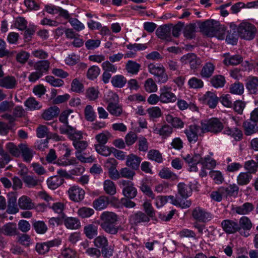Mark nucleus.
I'll use <instances>...</instances> for the list:
<instances>
[{"label": "nucleus", "mask_w": 258, "mask_h": 258, "mask_svg": "<svg viewBox=\"0 0 258 258\" xmlns=\"http://www.w3.org/2000/svg\"><path fill=\"white\" fill-rule=\"evenodd\" d=\"M194 155L188 154L185 156L182 155V157L189 167V171L197 172L198 170L197 165L201 163L203 153V148L200 144H198L197 147L194 150Z\"/></svg>", "instance_id": "obj_1"}, {"label": "nucleus", "mask_w": 258, "mask_h": 258, "mask_svg": "<svg viewBox=\"0 0 258 258\" xmlns=\"http://www.w3.org/2000/svg\"><path fill=\"white\" fill-rule=\"evenodd\" d=\"M236 28L238 36L241 39L246 40H252L257 32L256 27L253 24L246 21L242 22Z\"/></svg>", "instance_id": "obj_2"}, {"label": "nucleus", "mask_w": 258, "mask_h": 258, "mask_svg": "<svg viewBox=\"0 0 258 258\" xmlns=\"http://www.w3.org/2000/svg\"><path fill=\"white\" fill-rule=\"evenodd\" d=\"M202 133L210 132L214 134L220 133L224 129L223 123L217 118H212L202 121Z\"/></svg>", "instance_id": "obj_3"}, {"label": "nucleus", "mask_w": 258, "mask_h": 258, "mask_svg": "<svg viewBox=\"0 0 258 258\" xmlns=\"http://www.w3.org/2000/svg\"><path fill=\"white\" fill-rule=\"evenodd\" d=\"M148 69L149 72L157 78L159 83H165L168 81V75L162 64L150 63L148 66Z\"/></svg>", "instance_id": "obj_4"}, {"label": "nucleus", "mask_w": 258, "mask_h": 258, "mask_svg": "<svg viewBox=\"0 0 258 258\" xmlns=\"http://www.w3.org/2000/svg\"><path fill=\"white\" fill-rule=\"evenodd\" d=\"M187 141L190 143H195L198 140L199 136H203L204 133H202V125L194 124L189 125L184 130Z\"/></svg>", "instance_id": "obj_5"}, {"label": "nucleus", "mask_w": 258, "mask_h": 258, "mask_svg": "<svg viewBox=\"0 0 258 258\" xmlns=\"http://www.w3.org/2000/svg\"><path fill=\"white\" fill-rule=\"evenodd\" d=\"M220 23L213 20H207L200 26L201 31L206 35L213 37L214 32L219 27Z\"/></svg>", "instance_id": "obj_6"}, {"label": "nucleus", "mask_w": 258, "mask_h": 258, "mask_svg": "<svg viewBox=\"0 0 258 258\" xmlns=\"http://www.w3.org/2000/svg\"><path fill=\"white\" fill-rule=\"evenodd\" d=\"M120 185L123 186L122 194L127 199H134L137 195V189L134 184L131 181L121 180L119 181Z\"/></svg>", "instance_id": "obj_7"}, {"label": "nucleus", "mask_w": 258, "mask_h": 258, "mask_svg": "<svg viewBox=\"0 0 258 258\" xmlns=\"http://www.w3.org/2000/svg\"><path fill=\"white\" fill-rule=\"evenodd\" d=\"M192 216L197 221L203 223L210 221L212 218L210 213L207 212L200 207H197L193 210Z\"/></svg>", "instance_id": "obj_8"}, {"label": "nucleus", "mask_w": 258, "mask_h": 258, "mask_svg": "<svg viewBox=\"0 0 258 258\" xmlns=\"http://www.w3.org/2000/svg\"><path fill=\"white\" fill-rule=\"evenodd\" d=\"M180 60L183 63H189L190 69L192 70L197 69L202 63L201 59L193 53H189L184 55L181 57Z\"/></svg>", "instance_id": "obj_9"}, {"label": "nucleus", "mask_w": 258, "mask_h": 258, "mask_svg": "<svg viewBox=\"0 0 258 258\" xmlns=\"http://www.w3.org/2000/svg\"><path fill=\"white\" fill-rule=\"evenodd\" d=\"M171 27L167 25H163L159 26L156 31V34L157 37L166 42L172 41V37L171 34Z\"/></svg>", "instance_id": "obj_10"}, {"label": "nucleus", "mask_w": 258, "mask_h": 258, "mask_svg": "<svg viewBox=\"0 0 258 258\" xmlns=\"http://www.w3.org/2000/svg\"><path fill=\"white\" fill-rule=\"evenodd\" d=\"M70 200L75 202H79L84 198L85 191L78 186L71 187L68 191Z\"/></svg>", "instance_id": "obj_11"}, {"label": "nucleus", "mask_w": 258, "mask_h": 258, "mask_svg": "<svg viewBox=\"0 0 258 258\" xmlns=\"http://www.w3.org/2000/svg\"><path fill=\"white\" fill-rule=\"evenodd\" d=\"M150 220L149 216L142 212L139 211L130 216L129 221L133 225H138L140 224L147 223Z\"/></svg>", "instance_id": "obj_12"}, {"label": "nucleus", "mask_w": 258, "mask_h": 258, "mask_svg": "<svg viewBox=\"0 0 258 258\" xmlns=\"http://www.w3.org/2000/svg\"><path fill=\"white\" fill-rule=\"evenodd\" d=\"M177 100L176 95L171 91V88L164 86L161 89L160 101L164 103L174 102Z\"/></svg>", "instance_id": "obj_13"}, {"label": "nucleus", "mask_w": 258, "mask_h": 258, "mask_svg": "<svg viewBox=\"0 0 258 258\" xmlns=\"http://www.w3.org/2000/svg\"><path fill=\"white\" fill-rule=\"evenodd\" d=\"M223 230L227 234H233L240 231L237 222L231 220H224L221 224Z\"/></svg>", "instance_id": "obj_14"}, {"label": "nucleus", "mask_w": 258, "mask_h": 258, "mask_svg": "<svg viewBox=\"0 0 258 258\" xmlns=\"http://www.w3.org/2000/svg\"><path fill=\"white\" fill-rule=\"evenodd\" d=\"M59 244L60 241L55 239L45 242L38 243L35 248L39 254H43L48 252L50 247L58 245Z\"/></svg>", "instance_id": "obj_15"}, {"label": "nucleus", "mask_w": 258, "mask_h": 258, "mask_svg": "<svg viewBox=\"0 0 258 258\" xmlns=\"http://www.w3.org/2000/svg\"><path fill=\"white\" fill-rule=\"evenodd\" d=\"M173 132L172 127L167 124H165L160 127L154 128V133L160 135L162 139H164L170 137Z\"/></svg>", "instance_id": "obj_16"}, {"label": "nucleus", "mask_w": 258, "mask_h": 258, "mask_svg": "<svg viewBox=\"0 0 258 258\" xmlns=\"http://www.w3.org/2000/svg\"><path fill=\"white\" fill-rule=\"evenodd\" d=\"M100 224L116 223L118 220L117 215L112 212L105 211L100 216Z\"/></svg>", "instance_id": "obj_17"}, {"label": "nucleus", "mask_w": 258, "mask_h": 258, "mask_svg": "<svg viewBox=\"0 0 258 258\" xmlns=\"http://www.w3.org/2000/svg\"><path fill=\"white\" fill-rule=\"evenodd\" d=\"M236 25L233 23H230V29L227 31L226 41L229 44L235 45L238 40V35L235 31Z\"/></svg>", "instance_id": "obj_18"}, {"label": "nucleus", "mask_w": 258, "mask_h": 258, "mask_svg": "<svg viewBox=\"0 0 258 258\" xmlns=\"http://www.w3.org/2000/svg\"><path fill=\"white\" fill-rule=\"evenodd\" d=\"M17 84L16 78L13 76H6L0 79V86L8 89L15 88Z\"/></svg>", "instance_id": "obj_19"}, {"label": "nucleus", "mask_w": 258, "mask_h": 258, "mask_svg": "<svg viewBox=\"0 0 258 258\" xmlns=\"http://www.w3.org/2000/svg\"><path fill=\"white\" fill-rule=\"evenodd\" d=\"M178 194L181 199L187 200L192 193V189L190 185H186L184 183L180 182L178 185Z\"/></svg>", "instance_id": "obj_20"}, {"label": "nucleus", "mask_w": 258, "mask_h": 258, "mask_svg": "<svg viewBox=\"0 0 258 258\" xmlns=\"http://www.w3.org/2000/svg\"><path fill=\"white\" fill-rule=\"evenodd\" d=\"M167 202L170 201L172 204L182 208H189L191 204V201L189 200H184L180 198H175L173 196H167Z\"/></svg>", "instance_id": "obj_21"}, {"label": "nucleus", "mask_w": 258, "mask_h": 258, "mask_svg": "<svg viewBox=\"0 0 258 258\" xmlns=\"http://www.w3.org/2000/svg\"><path fill=\"white\" fill-rule=\"evenodd\" d=\"M19 148L24 161L30 162L33 157L34 153L33 150L29 148L28 145L23 144L19 145Z\"/></svg>", "instance_id": "obj_22"}, {"label": "nucleus", "mask_w": 258, "mask_h": 258, "mask_svg": "<svg viewBox=\"0 0 258 258\" xmlns=\"http://www.w3.org/2000/svg\"><path fill=\"white\" fill-rule=\"evenodd\" d=\"M254 206L252 204L246 202L241 206H236L233 208V211L239 215H247L252 211Z\"/></svg>", "instance_id": "obj_23"}, {"label": "nucleus", "mask_w": 258, "mask_h": 258, "mask_svg": "<svg viewBox=\"0 0 258 258\" xmlns=\"http://www.w3.org/2000/svg\"><path fill=\"white\" fill-rule=\"evenodd\" d=\"M2 232L7 236H14L18 234L17 225L15 223L10 222L5 224L2 228Z\"/></svg>", "instance_id": "obj_24"}, {"label": "nucleus", "mask_w": 258, "mask_h": 258, "mask_svg": "<svg viewBox=\"0 0 258 258\" xmlns=\"http://www.w3.org/2000/svg\"><path fill=\"white\" fill-rule=\"evenodd\" d=\"M204 102L211 108H215L218 101L216 95L211 92H207L203 96Z\"/></svg>", "instance_id": "obj_25"}, {"label": "nucleus", "mask_w": 258, "mask_h": 258, "mask_svg": "<svg viewBox=\"0 0 258 258\" xmlns=\"http://www.w3.org/2000/svg\"><path fill=\"white\" fill-rule=\"evenodd\" d=\"M165 119L168 123L171 124L172 128H182L184 127V122L179 117L168 114L166 116Z\"/></svg>", "instance_id": "obj_26"}, {"label": "nucleus", "mask_w": 258, "mask_h": 258, "mask_svg": "<svg viewBox=\"0 0 258 258\" xmlns=\"http://www.w3.org/2000/svg\"><path fill=\"white\" fill-rule=\"evenodd\" d=\"M108 204V198L105 196H100L93 201V207L96 210H102L106 208Z\"/></svg>", "instance_id": "obj_27"}, {"label": "nucleus", "mask_w": 258, "mask_h": 258, "mask_svg": "<svg viewBox=\"0 0 258 258\" xmlns=\"http://www.w3.org/2000/svg\"><path fill=\"white\" fill-rule=\"evenodd\" d=\"M59 109L56 106L49 107L44 110L42 114V118L46 120H49L56 117L59 113Z\"/></svg>", "instance_id": "obj_28"}, {"label": "nucleus", "mask_w": 258, "mask_h": 258, "mask_svg": "<svg viewBox=\"0 0 258 258\" xmlns=\"http://www.w3.org/2000/svg\"><path fill=\"white\" fill-rule=\"evenodd\" d=\"M141 66L134 60H130L127 61L125 66V70L127 73L131 75H137L139 72Z\"/></svg>", "instance_id": "obj_29"}, {"label": "nucleus", "mask_w": 258, "mask_h": 258, "mask_svg": "<svg viewBox=\"0 0 258 258\" xmlns=\"http://www.w3.org/2000/svg\"><path fill=\"white\" fill-rule=\"evenodd\" d=\"M225 57L223 63L226 65H237L242 61V57L239 55H234L230 56L229 54H225L224 55Z\"/></svg>", "instance_id": "obj_30"}, {"label": "nucleus", "mask_w": 258, "mask_h": 258, "mask_svg": "<svg viewBox=\"0 0 258 258\" xmlns=\"http://www.w3.org/2000/svg\"><path fill=\"white\" fill-rule=\"evenodd\" d=\"M141 162V158L137 155L131 154L127 156L126 165L134 169H137Z\"/></svg>", "instance_id": "obj_31"}, {"label": "nucleus", "mask_w": 258, "mask_h": 258, "mask_svg": "<svg viewBox=\"0 0 258 258\" xmlns=\"http://www.w3.org/2000/svg\"><path fill=\"white\" fill-rule=\"evenodd\" d=\"M63 181L64 179L62 177L59 176H53L47 179V184L49 188L55 189L60 186Z\"/></svg>", "instance_id": "obj_32"}, {"label": "nucleus", "mask_w": 258, "mask_h": 258, "mask_svg": "<svg viewBox=\"0 0 258 258\" xmlns=\"http://www.w3.org/2000/svg\"><path fill=\"white\" fill-rule=\"evenodd\" d=\"M18 205L21 209L24 210L32 209L34 207V204L31 199L26 196H23L19 198Z\"/></svg>", "instance_id": "obj_33"}, {"label": "nucleus", "mask_w": 258, "mask_h": 258, "mask_svg": "<svg viewBox=\"0 0 258 258\" xmlns=\"http://www.w3.org/2000/svg\"><path fill=\"white\" fill-rule=\"evenodd\" d=\"M64 225L70 229H78L81 227L80 220L75 217H67L64 220Z\"/></svg>", "instance_id": "obj_34"}, {"label": "nucleus", "mask_w": 258, "mask_h": 258, "mask_svg": "<svg viewBox=\"0 0 258 258\" xmlns=\"http://www.w3.org/2000/svg\"><path fill=\"white\" fill-rule=\"evenodd\" d=\"M24 105L29 111L39 110L42 107L41 104L33 97L27 99L24 102Z\"/></svg>", "instance_id": "obj_35"}, {"label": "nucleus", "mask_w": 258, "mask_h": 258, "mask_svg": "<svg viewBox=\"0 0 258 258\" xmlns=\"http://www.w3.org/2000/svg\"><path fill=\"white\" fill-rule=\"evenodd\" d=\"M223 130L224 134L230 136L236 141H239L242 138V132L237 127L231 128L229 127H224Z\"/></svg>", "instance_id": "obj_36"}, {"label": "nucleus", "mask_w": 258, "mask_h": 258, "mask_svg": "<svg viewBox=\"0 0 258 258\" xmlns=\"http://www.w3.org/2000/svg\"><path fill=\"white\" fill-rule=\"evenodd\" d=\"M127 82L126 79L121 75H116L112 77L111 83L115 88H123Z\"/></svg>", "instance_id": "obj_37"}, {"label": "nucleus", "mask_w": 258, "mask_h": 258, "mask_svg": "<svg viewBox=\"0 0 258 258\" xmlns=\"http://www.w3.org/2000/svg\"><path fill=\"white\" fill-rule=\"evenodd\" d=\"M84 233L88 238L91 239L97 235L98 227L93 224H88L84 227Z\"/></svg>", "instance_id": "obj_38"}, {"label": "nucleus", "mask_w": 258, "mask_h": 258, "mask_svg": "<svg viewBox=\"0 0 258 258\" xmlns=\"http://www.w3.org/2000/svg\"><path fill=\"white\" fill-rule=\"evenodd\" d=\"M50 67V62L48 60L38 61L35 63L34 68L39 73H41L42 75L46 74Z\"/></svg>", "instance_id": "obj_39"}, {"label": "nucleus", "mask_w": 258, "mask_h": 258, "mask_svg": "<svg viewBox=\"0 0 258 258\" xmlns=\"http://www.w3.org/2000/svg\"><path fill=\"white\" fill-rule=\"evenodd\" d=\"M196 25L190 23L186 25L183 29V34L184 36L188 39H191L195 37Z\"/></svg>", "instance_id": "obj_40"}, {"label": "nucleus", "mask_w": 258, "mask_h": 258, "mask_svg": "<svg viewBox=\"0 0 258 258\" xmlns=\"http://www.w3.org/2000/svg\"><path fill=\"white\" fill-rule=\"evenodd\" d=\"M106 109L110 114L115 116H119L122 113V106L119 103L107 104Z\"/></svg>", "instance_id": "obj_41"}, {"label": "nucleus", "mask_w": 258, "mask_h": 258, "mask_svg": "<svg viewBox=\"0 0 258 258\" xmlns=\"http://www.w3.org/2000/svg\"><path fill=\"white\" fill-rule=\"evenodd\" d=\"M214 69L215 67L213 63L207 62L203 67L200 75L203 78H209L213 75Z\"/></svg>", "instance_id": "obj_42"}, {"label": "nucleus", "mask_w": 258, "mask_h": 258, "mask_svg": "<svg viewBox=\"0 0 258 258\" xmlns=\"http://www.w3.org/2000/svg\"><path fill=\"white\" fill-rule=\"evenodd\" d=\"M252 179V175L247 172H241L237 177V182L239 185L248 184Z\"/></svg>", "instance_id": "obj_43"}, {"label": "nucleus", "mask_w": 258, "mask_h": 258, "mask_svg": "<svg viewBox=\"0 0 258 258\" xmlns=\"http://www.w3.org/2000/svg\"><path fill=\"white\" fill-rule=\"evenodd\" d=\"M116 223L100 224V227L107 233L115 235L117 233L119 227L115 225Z\"/></svg>", "instance_id": "obj_44"}, {"label": "nucleus", "mask_w": 258, "mask_h": 258, "mask_svg": "<svg viewBox=\"0 0 258 258\" xmlns=\"http://www.w3.org/2000/svg\"><path fill=\"white\" fill-rule=\"evenodd\" d=\"M23 180L29 188L34 187L40 183L39 180L36 177L29 175H24L23 177Z\"/></svg>", "instance_id": "obj_45"}, {"label": "nucleus", "mask_w": 258, "mask_h": 258, "mask_svg": "<svg viewBox=\"0 0 258 258\" xmlns=\"http://www.w3.org/2000/svg\"><path fill=\"white\" fill-rule=\"evenodd\" d=\"M224 193V197L236 195L238 194L239 188L235 184H230L227 187L222 186Z\"/></svg>", "instance_id": "obj_46"}, {"label": "nucleus", "mask_w": 258, "mask_h": 258, "mask_svg": "<svg viewBox=\"0 0 258 258\" xmlns=\"http://www.w3.org/2000/svg\"><path fill=\"white\" fill-rule=\"evenodd\" d=\"M144 87L148 93L155 92L158 90L157 85L152 78H149L145 81Z\"/></svg>", "instance_id": "obj_47"}, {"label": "nucleus", "mask_w": 258, "mask_h": 258, "mask_svg": "<svg viewBox=\"0 0 258 258\" xmlns=\"http://www.w3.org/2000/svg\"><path fill=\"white\" fill-rule=\"evenodd\" d=\"M258 87V77H249L246 84L247 89L251 93H255Z\"/></svg>", "instance_id": "obj_48"}, {"label": "nucleus", "mask_w": 258, "mask_h": 258, "mask_svg": "<svg viewBox=\"0 0 258 258\" xmlns=\"http://www.w3.org/2000/svg\"><path fill=\"white\" fill-rule=\"evenodd\" d=\"M68 137L73 141V143H74L75 141H78L83 139V133L80 131L77 130L75 127H70Z\"/></svg>", "instance_id": "obj_49"}, {"label": "nucleus", "mask_w": 258, "mask_h": 258, "mask_svg": "<svg viewBox=\"0 0 258 258\" xmlns=\"http://www.w3.org/2000/svg\"><path fill=\"white\" fill-rule=\"evenodd\" d=\"M95 148L98 154L104 156H108L113 152V148H109L104 145L96 144L95 145Z\"/></svg>", "instance_id": "obj_50"}, {"label": "nucleus", "mask_w": 258, "mask_h": 258, "mask_svg": "<svg viewBox=\"0 0 258 258\" xmlns=\"http://www.w3.org/2000/svg\"><path fill=\"white\" fill-rule=\"evenodd\" d=\"M35 231L40 234H43L47 231V225L43 221H34L32 224Z\"/></svg>", "instance_id": "obj_51"}, {"label": "nucleus", "mask_w": 258, "mask_h": 258, "mask_svg": "<svg viewBox=\"0 0 258 258\" xmlns=\"http://www.w3.org/2000/svg\"><path fill=\"white\" fill-rule=\"evenodd\" d=\"M159 175L161 178L163 179H171L173 180L177 179V176L168 168L162 169L160 171Z\"/></svg>", "instance_id": "obj_52"}, {"label": "nucleus", "mask_w": 258, "mask_h": 258, "mask_svg": "<svg viewBox=\"0 0 258 258\" xmlns=\"http://www.w3.org/2000/svg\"><path fill=\"white\" fill-rule=\"evenodd\" d=\"M84 115L85 119L89 121L92 122L96 118L95 112L93 107L90 105H87L84 109Z\"/></svg>", "instance_id": "obj_53"}, {"label": "nucleus", "mask_w": 258, "mask_h": 258, "mask_svg": "<svg viewBox=\"0 0 258 258\" xmlns=\"http://www.w3.org/2000/svg\"><path fill=\"white\" fill-rule=\"evenodd\" d=\"M238 224L240 230L241 229L244 230H250L252 226L250 220L246 216H243L240 218Z\"/></svg>", "instance_id": "obj_54"}, {"label": "nucleus", "mask_w": 258, "mask_h": 258, "mask_svg": "<svg viewBox=\"0 0 258 258\" xmlns=\"http://www.w3.org/2000/svg\"><path fill=\"white\" fill-rule=\"evenodd\" d=\"M111 137L110 133L107 131H105L96 135L95 139L97 140L98 144L103 145L107 142Z\"/></svg>", "instance_id": "obj_55"}, {"label": "nucleus", "mask_w": 258, "mask_h": 258, "mask_svg": "<svg viewBox=\"0 0 258 258\" xmlns=\"http://www.w3.org/2000/svg\"><path fill=\"white\" fill-rule=\"evenodd\" d=\"M7 151L12 156L18 157L20 155V149L13 143L9 142L6 145Z\"/></svg>", "instance_id": "obj_56"}, {"label": "nucleus", "mask_w": 258, "mask_h": 258, "mask_svg": "<svg viewBox=\"0 0 258 258\" xmlns=\"http://www.w3.org/2000/svg\"><path fill=\"white\" fill-rule=\"evenodd\" d=\"M104 190L105 192L110 195L115 194L116 187L114 182L110 180H106L103 183Z\"/></svg>", "instance_id": "obj_57"}, {"label": "nucleus", "mask_w": 258, "mask_h": 258, "mask_svg": "<svg viewBox=\"0 0 258 258\" xmlns=\"http://www.w3.org/2000/svg\"><path fill=\"white\" fill-rule=\"evenodd\" d=\"M94 245L98 248H103L105 246H108V242L107 238L103 235L97 236L93 241Z\"/></svg>", "instance_id": "obj_58"}, {"label": "nucleus", "mask_w": 258, "mask_h": 258, "mask_svg": "<svg viewBox=\"0 0 258 258\" xmlns=\"http://www.w3.org/2000/svg\"><path fill=\"white\" fill-rule=\"evenodd\" d=\"M244 167L248 171L247 173L251 174L255 173L258 169L257 163L253 160H250L245 162Z\"/></svg>", "instance_id": "obj_59"}, {"label": "nucleus", "mask_w": 258, "mask_h": 258, "mask_svg": "<svg viewBox=\"0 0 258 258\" xmlns=\"http://www.w3.org/2000/svg\"><path fill=\"white\" fill-rule=\"evenodd\" d=\"M148 158L151 160L155 161L158 163H161L163 161L162 154L156 150H151L148 153Z\"/></svg>", "instance_id": "obj_60"}, {"label": "nucleus", "mask_w": 258, "mask_h": 258, "mask_svg": "<svg viewBox=\"0 0 258 258\" xmlns=\"http://www.w3.org/2000/svg\"><path fill=\"white\" fill-rule=\"evenodd\" d=\"M225 82V79L221 75H216L214 76L211 80V83L215 88H220L224 86Z\"/></svg>", "instance_id": "obj_61"}, {"label": "nucleus", "mask_w": 258, "mask_h": 258, "mask_svg": "<svg viewBox=\"0 0 258 258\" xmlns=\"http://www.w3.org/2000/svg\"><path fill=\"white\" fill-rule=\"evenodd\" d=\"M188 85L190 88L198 89L203 87L204 83L201 79L192 77L188 80Z\"/></svg>", "instance_id": "obj_62"}, {"label": "nucleus", "mask_w": 258, "mask_h": 258, "mask_svg": "<svg viewBox=\"0 0 258 258\" xmlns=\"http://www.w3.org/2000/svg\"><path fill=\"white\" fill-rule=\"evenodd\" d=\"M244 87L239 82L232 84L230 87V92L234 94L241 95L243 93Z\"/></svg>", "instance_id": "obj_63"}, {"label": "nucleus", "mask_w": 258, "mask_h": 258, "mask_svg": "<svg viewBox=\"0 0 258 258\" xmlns=\"http://www.w3.org/2000/svg\"><path fill=\"white\" fill-rule=\"evenodd\" d=\"M243 126L245 134L246 136L251 135L256 132L255 125L250 121H244L243 124Z\"/></svg>", "instance_id": "obj_64"}]
</instances>
